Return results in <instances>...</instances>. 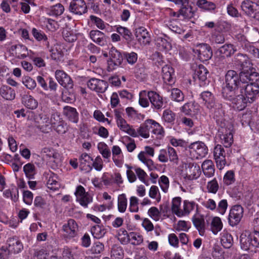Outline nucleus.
I'll return each mask as SVG.
<instances>
[{
  "instance_id": "obj_54",
  "label": "nucleus",
  "mask_w": 259,
  "mask_h": 259,
  "mask_svg": "<svg viewBox=\"0 0 259 259\" xmlns=\"http://www.w3.org/2000/svg\"><path fill=\"white\" fill-rule=\"evenodd\" d=\"M22 82L29 90H33L36 86L35 80L29 76H25L22 78Z\"/></svg>"
},
{
  "instance_id": "obj_19",
  "label": "nucleus",
  "mask_w": 259,
  "mask_h": 259,
  "mask_svg": "<svg viewBox=\"0 0 259 259\" xmlns=\"http://www.w3.org/2000/svg\"><path fill=\"white\" fill-rule=\"evenodd\" d=\"M135 36L141 44L144 45L150 42V36L147 29L143 27H140L136 29Z\"/></svg>"
},
{
  "instance_id": "obj_33",
  "label": "nucleus",
  "mask_w": 259,
  "mask_h": 259,
  "mask_svg": "<svg viewBox=\"0 0 259 259\" xmlns=\"http://www.w3.org/2000/svg\"><path fill=\"white\" fill-rule=\"evenodd\" d=\"M170 93V98L171 100L181 102L184 100L185 95L181 90L178 88H173L169 90Z\"/></svg>"
},
{
  "instance_id": "obj_37",
  "label": "nucleus",
  "mask_w": 259,
  "mask_h": 259,
  "mask_svg": "<svg viewBox=\"0 0 259 259\" xmlns=\"http://www.w3.org/2000/svg\"><path fill=\"white\" fill-rule=\"evenodd\" d=\"M192 222L198 230L199 234L201 236H203L205 232V222L203 218L193 217L192 218Z\"/></svg>"
},
{
  "instance_id": "obj_42",
  "label": "nucleus",
  "mask_w": 259,
  "mask_h": 259,
  "mask_svg": "<svg viewBox=\"0 0 259 259\" xmlns=\"http://www.w3.org/2000/svg\"><path fill=\"white\" fill-rule=\"evenodd\" d=\"M210 40L212 44H223L225 41L224 34L222 32L215 29V31L211 34Z\"/></svg>"
},
{
  "instance_id": "obj_30",
  "label": "nucleus",
  "mask_w": 259,
  "mask_h": 259,
  "mask_svg": "<svg viewBox=\"0 0 259 259\" xmlns=\"http://www.w3.org/2000/svg\"><path fill=\"white\" fill-rule=\"evenodd\" d=\"M257 5L249 0H245L241 4V8L242 10L247 15H251L254 11H256V8Z\"/></svg>"
},
{
  "instance_id": "obj_49",
  "label": "nucleus",
  "mask_w": 259,
  "mask_h": 259,
  "mask_svg": "<svg viewBox=\"0 0 259 259\" xmlns=\"http://www.w3.org/2000/svg\"><path fill=\"white\" fill-rule=\"evenodd\" d=\"M152 133L160 137H163L164 135V130L162 126L156 121L152 119Z\"/></svg>"
},
{
  "instance_id": "obj_48",
  "label": "nucleus",
  "mask_w": 259,
  "mask_h": 259,
  "mask_svg": "<svg viewBox=\"0 0 259 259\" xmlns=\"http://www.w3.org/2000/svg\"><path fill=\"white\" fill-rule=\"evenodd\" d=\"M196 206L197 205L193 201L184 200L183 202V209L182 210L183 216L188 215L194 209Z\"/></svg>"
},
{
  "instance_id": "obj_12",
  "label": "nucleus",
  "mask_w": 259,
  "mask_h": 259,
  "mask_svg": "<svg viewBox=\"0 0 259 259\" xmlns=\"http://www.w3.org/2000/svg\"><path fill=\"white\" fill-rule=\"evenodd\" d=\"M69 11L77 15H81L88 12V8L84 0H72L69 5Z\"/></svg>"
},
{
  "instance_id": "obj_21",
  "label": "nucleus",
  "mask_w": 259,
  "mask_h": 259,
  "mask_svg": "<svg viewBox=\"0 0 259 259\" xmlns=\"http://www.w3.org/2000/svg\"><path fill=\"white\" fill-rule=\"evenodd\" d=\"M152 119L146 120L137 130V135H139L145 139L148 138L150 136V131L152 130Z\"/></svg>"
},
{
  "instance_id": "obj_16",
  "label": "nucleus",
  "mask_w": 259,
  "mask_h": 259,
  "mask_svg": "<svg viewBox=\"0 0 259 259\" xmlns=\"http://www.w3.org/2000/svg\"><path fill=\"white\" fill-rule=\"evenodd\" d=\"M55 77L58 82L63 87L71 89L73 88V81L70 77L64 71L57 70Z\"/></svg>"
},
{
  "instance_id": "obj_47",
  "label": "nucleus",
  "mask_w": 259,
  "mask_h": 259,
  "mask_svg": "<svg viewBox=\"0 0 259 259\" xmlns=\"http://www.w3.org/2000/svg\"><path fill=\"white\" fill-rule=\"evenodd\" d=\"M197 5L198 7L205 10H213L215 9V5L206 0H198L197 2Z\"/></svg>"
},
{
  "instance_id": "obj_2",
  "label": "nucleus",
  "mask_w": 259,
  "mask_h": 259,
  "mask_svg": "<svg viewBox=\"0 0 259 259\" xmlns=\"http://www.w3.org/2000/svg\"><path fill=\"white\" fill-rule=\"evenodd\" d=\"M241 79L240 74L238 75L237 72L230 70L227 71L225 75V86L223 88L222 96L224 99H231L234 91L240 88Z\"/></svg>"
},
{
  "instance_id": "obj_10",
  "label": "nucleus",
  "mask_w": 259,
  "mask_h": 259,
  "mask_svg": "<svg viewBox=\"0 0 259 259\" xmlns=\"http://www.w3.org/2000/svg\"><path fill=\"white\" fill-rule=\"evenodd\" d=\"M243 214V208L240 205H236L230 210L228 220L231 226L237 225L241 221Z\"/></svg>"
},
{
  "instance_id": "obj_58",
  "label": "nucleus",
  "mask_w": 259,
  "mask_h": 259,
  "mask_svg": "<svg viewBox=\"0 0 259 259\" xmlns=\"http://www.w3.org/2000/svg\"><path fill=\"white\" fill-rule=\"evenodd\" d=\"M104 249V245L99 241L95 242L91 248V251L94 254H99Z\"/></svg>"
},
{
  "instance_id": "obj_6",
  "label": "nucleus",
  "mask_w": 259,
  "mask_h": 259,
  "mask_svg": "<svg viewBox=\"0 0 259 259\" xmlns=\"http://www.w3.org/2000/svg\"><path fill=\"white\" fill-rule=\"evenodd\" d=\"M114 112L116 123L120 130L133 137H138L135 130L127 124L126 120L122 118L121 113L117 109L114 110Z\"/></svg>"
},
{
  "instance_id": "obj_61",
  "label": "nucleus",
  "mask_w": 259,
  "mask_h": 259,
  "mask_svg": "<svg viewBox=\"0 0 259 259\" xmlns=\"http://www.w3.org/2000/svg\"><path fill=\"white\" fill-rule=\"evenodd\" d=\"M130 201V211L133 212H138L139 210L138 199L135 196H132Z\"/></svg>"
},
{
  "instance_id": "obj_57",
  "label": "nucleus",
  "mask_w": 259,
  "mask_h": 259,
  "mask_svg": "<svg viewBox=\"0 0 259 259\" xmlns=\"http://www.w3.org/2000/svg\"><path fill=\"white\" fill-rule=\"evenodd\" d=\"M149 196L153 199H156L157 202L160 200V195L159 193L158 188L156 186H152L149 192Z\"/></svg>"
},
{
  "instance_id": "obj_41",
  "label": "nucleus",
  "mask_w": 259,
  "mask_h": 259,
  "mask_svg": "<svg viewBox=\"0 0 259 259\" xmlns=\"http://www.w3.org/2000/svg\"><path fill=\"white\" fill-rule=\"evenodd\" d=\"M116 31L120 35H122L123 37L128 42H131L133 39L132 32L126 27L119 26L116 28Z\"/></svg>"
},
{
  "instance_id": "obj_5",
  "label": "nucleus",
  "mask_w": 259,
  "mask_h": 259,
  "mask_svg": "<svg viewBox=\"0 0 259 259\" xmlns=\"http://www.w3.org/2000/svg\"><path fill=\"white\" fill-rule=\"evenodd\" d=\"M200 98L203 103L209 109L218 108V110L214 111V116L217 120H219L224 115V112L222 109V105L216 103L212 94L209 91H204L200 94Z\"/></svg>"
},
{
  "instance_id": "obj_34",
  "label": "nucleus",
  "mask_w": 259,
  "mask_h": 259,
  "mask_svg": "<svg viewBox=\"0 0 259 259\" xmlns=\"http://www.w3.org/2000/svg\"><path fill=\"white\" fill-rule=\"evenodd\" d=\"M111 259H123L124 251L122 248L116 244L113 245L111 250Z\"/></svg>"
},
{
  "instance_id": "obj_4",
  "label": "nucleus",
  "mask_w": 259,
  "mask_h": 259,
  "mask_svg": "<svg viewBox=\"0 0 259 259\" xmlns=\"http://www.w3.org/2000/svg\"><path fill=\"white\" fill-rule=\"evenodd\" d=\"M241 249L251 252H255V249L259 247V232L255 231L252 233L245 231L240 236Z\"/></svg>"
},
{
  "instance_id": "obj_44",
  "label": "nucleus",
  "mask_w": 259,
  "mask_h": 259,
  "mask_svg": "<svg viewBox=\"0 0 259 259\" xmlns=\"http://www.w3.org/2000/svg\"><path fill=\"white\" fill-rule=\"evenodd\" d=\"M127 200L124 194H120L118 197V210L121 213L125 211L127 208Z\"/></svg>"
},
{
  "instance_id": "obj_14",
  "label": "nucleus",
  "mask_w": 259,
  "mask_h": 259,
  "mask_svg": "<svg viewBox=\"0 0 259 259\" xmlns=\"http://www.w3.org/2000/svg\"><path fill=\"white\" fill-rule=\"evenodd\" d=\"M8 248L11 253L17 254L23 249V245L17 236L10 237L7 241Z\"/></svg>"
},
{
  "instance_id": "obj_39",
  "label": "nucleus",
  "mask_w": 259,
  "mask_h": 259,
  "mask_svg": "<svg viewBox=\"0 0 259 259\" xmlns=\"http://www.w3.org/2000/svg\"><path fill=\"white\" fill-rule=\"evenodd\" d=\"M221 243L225 248H230L233 243L232 235L227 232H224L221 237Z\"/></svg>"
},
{
  "instance_id": "obj_40",
  "label": "nucleus",
  "mask_w": 259,
  "mask_h": 259,
  "mask_svg": "<svg viewBox=\"0 0 259 259\" xmlns=\"http://www.w3.org/2000/svg\"><path fill=\"white\" fill-rule=\"evenodd\" d=\"M223 228V223L219 217H214L212 220L210 229L214 234H217Z\"/></svg>"
},
{
  "instance_id": "obj_8",
  "label": "nucleus",
  "mask_w": 259,
  "mask_h": 259,
  "mask_svg": "<svg viewBox=\"0 0 259 259\" xmlns=\"http://www.w3.org/2000/svg\"><path fill=\"white\" fill-rule=\"evenodd\" d=\"M191 153L196 155V159L204 157L208 153V148L205 144L201 141H197L188 146Z\"/></svg>"
},
{
  "instance_id": "obj_59",
  "label": "nucleus",
  "mask_w": 259,
  "mask_h": 259,
  "mask_svg": "<svg viewBox=\"0 0 259 259\" xmlns=\"http://www.w3.org/2000/svg\"><path fill=\"white\" fill-rule=\"evenodd\" d=\"M64 11L63 6L61 4H57L51 7V13L53 15L60 16L63 13Z\"/></svg>"
},
{
  "instance_id": "obj_46",
  "label": "nucleus",
  "mask_w": 259,
  "mask_h": 259,
  "mask_svg": "<svg viewBox=\"0 0 259 259\" xmlns=\"http://www.w3.org/2000/svg\"><path fill=\"white\" fill-rule=\"evenodd\" d=\"M130 242L134 245H139L143 241V236L138 233L131 232L130 233Z\"/></svg>"
},
{
  "instance_id": "obj_50",
  "label": "nucleus",
  "mask_w": 259,
  "mask_h": 259,
  "mask_svg": "<svg viewBox=\"0 0 259 259\" xmlns=\"http://www.w3.org/2000/svg\"><path fill=\"white\" fill-rule=\"evenodd\" d=\"M17 49H18L19 51L21 52V53H16V54H18L17 57L18 58L24 59L27 57V55L26 53L27 52V49L25 46L21 45H18L12 46L11 47V50L12 51Z\"/></svg>"
},
{
  "instance_id": "obj_24",
  "label": "nucleus",
  "mask_w": 259,
  "mask_h": 259,
  "mask_svg": "<svg viewBox=\"0 0 259 259\" xmlns=\"http://www.w3.org/2000/svg\"><path fill=\"white\" fill-rule=\"evenodd\" d=\"M208 72L207 69L202 65L198 66L195 71L194 74V78L195 79H198L201 81L200 83V85L204 84V82L207 79V75Z\"/></svg>"
},
{
  "instance_id": "obj_64",
  "label": "nucleus",
  "mask_w": 259,
  "mask_h": 259,
  "mask_svg": "<svg viewBox=\"0 0 259 259\" xmlns=\"http://www.w3.org/2000/svg\"><path fill=\"white\" fill-rule=\"evenodd\" d=\"M149 215L155 221L159 219L160 212L158 209L156 207H152L148 210Z\"/></svg>"
},
{
  "instance_id": "obj_1",
  "label": "nucleus",
  "mask_w": 259,
  "mask_h": 259,
  "mask_svg": "<svg viewBox=\"0 0 259 259\" xmlns=\"http://www.w3.org/2000/svg\"><path fill=\"white\" fill-rule=\"evenodd\" d=\"M258 76V73L256 72L254 76L251 77L249 75L246 79H244V81L241 80V82H240L241 85L240 88V93L244 94L247 98L249 103L254 102L259 93V85L257 83L254 82L257 80Z\"/></svg>"
},
{
  "instance_id": "obj_31",
  "label": "nucleus",
  "mask_w": 259,
  "mask_h": 259,
  "mask_svg": "<svg viewBox=\"0 0 259 259\" xmlns=\"http://www.w3.org/2000/svg\"><path fill=\"white\" fill-rule=\"evenodd\" d=\"M174 69L169 65H165L162 68V78L165 82L171 83L172 81Z\"/></svg>"
},
{
  "instance_id": "obj_63",
  "label": "nucleus",
  "mask_w": 259,
  "mask_h": 259,
  "mask_svg": "<svg viewBox=\"0 0 259 259\" xmlns=\"http://www.w3.org/2000/svg\"><path fill=\"white\" fill-rule=\"evenodd\" d=\"M124 56L127 60V62L130 64H134L137 60L138 56L135 52L125 53Z\"/></svg>"
},
{
  "instance_id": "obj_62",
  "label": "nucleus",
  "mask_w": 259,
  "mask_h": 259,
  "mask_svg": "<svg viewBox=\"0 0 259 259\" xmlns=\"http://www.w3.org/2000/svg\"><path fill=\"white\" fill-rule=\"evenodd\" d=\"M77 200L81 206L87 207L88 204L92 201V198L90 197L89 194L88 193L83 196L80 197Z\"/></svg>"
},
{
  "instance_id": "obj_11",
  "label": "nucleus",
  "mask_w": 259,
  "mask_h": 259,
  "mask_svg": "<svg viewBox=\"0 0 259 259\" xmlns=\"http://www.w3.org/2000/svg\"><path fill=\"white\" fill-rule=\"evenodd\" d=\"M88 88L97 93H103L108 87V82L105 80L92 78L87 82Z\"/></svg>"
},
{
  "instance_id": "obj_51",
  "label": "nucleus",
  "mask_w": 259,
  "mask_h": 259,
  "mask_svg": "<svg viewBox=\"0 0 259 259\" xmlns=\"http://www.w3.org/2000/svg\"><path fill=\"white\" fill-rule=\"evenodd\" d=\"M176 118V114L170 110L164 111L162 115V119L165 122L173 124Z\"/></svg>"
},
{
  "instance_id": "obj_9",
  "label": "nucleus",
  "mask_w": 259,
  "mask_h": 259,
  "mask_svg": "<svg viewBox=\"0 0 259 259\" xmlns=\"http://www.w3.org/2000/svg\"><path fill=\"white\" fill-rule=\"evenodd\" d=\"M229 126H230L229 128L221 126L218 131L221 142L226 148L230 147L233 142V134L232 130L230 129L231 126V125H229Z\"/></svg>"
},
{
  "instance_id": "obj_29",
  "label": "nucleus",
  "mask_w": 259,
  "mask_h": 259,
  "mask_svg": "<svg viewBox=\"0 0 259 259\" xmlns=\"http://www.w3.org/2000/svg\"><path fill=\"white\" fill-rule=\"evenodd\" d=\"M22 103L28 109H35L38 106V102L32 96L24 95L22 98Z\"/></svg>"
},
{
  "instance_id": "obj_32",
  "label": "nucleus",
  "mask_w": 259,
  "mask_h": 259,
  "mask_svg": "<svg viewBox=\"0 0 259 259\" xmlns=\"http://www.w3.org/2000/svg\"><path fill=\"white\" fill-rule=\"evenodd\" d=\"M91 232L94 238L100 239L106 234V229L103 226L97 225L91 228Z\"/></svg>"
},
{
  "instance_id": "obj_17",
  "label": "nucleus",
  "mask_w": 259,
  "mask_h": 259,
  "mask_svg": "<svg viewBox=\"0 0 259 259\" xmlns=\"http://www.w3.org/2000/svg\"><path fill=\"white\" fill-rule=\"evenodd\" d=\"M62 230L66 233V235L69 238L76 236L78 231V225L76 221L72 219L68 220L67 223L62 227Z\"/></svg>"
},
{
  "instance_id": "obj_38",
  "label": "nucleus",
  "mask_w": 259,
  "mask_h": 259,
  "mask_svg": "<svg viewBox=\"0 0 259 259\" xmlns=\"http://www.w3.org/2000/svg\"><path fill=\"white\" fill-rule=\"evenodd\" d=\"M4 196L7 198H11L14 202H17L19 198V190L17 188L7 189L4 191Z\"/></svg>"
},
{
  "instance_id": "obj_7",
  "label": "nucleus",
  "mask_w": 259,
  "mask_h": 259,
  "mask_svg": "<svg viewBox=\"0 0 259 259\" xmlns=\"http://www.w3.org/2000/svg\"><path fill=\"white\" fill-rule=\"evenodd\" d=\"M193 52L198 55L199 59L202 62L209 60L212 56L211 48L207 44H199L196 48L193 50Z\"/></svg>"
},
{
  "instance_id": "obj_15",
  "label": "nucleus",
  "mask_w": 259,
  "mask_h": 259,
  "mask_svg": "<svg viewBox=\"0 0 259 259\" xmlns=\"http://www.w3.org/2000/svg\"><path fill=\"white\" fill-rule=\"evenodd\" d=\"M181 9L177 13L174 14V16L179 17L182 15L184 18L190 19L194 16V11L191 6L189 5V0H184L183 4L180 5Z\"/></svg>"
},
{
  "instance_id": "obj_60",
  "label": "nucleus",
  "mask_w": 259,
  "mask_h": 259,
  "mask_svg": "<svg viewBox=\"0 0 259 259\" xmlns=\"http://www.w3.org/2000/svg\"><path fill=\"white\" fill-rule=\"evenodd\" d=\"M224 182L227 185H230L235 181L234 173L232 170L228 171L224 177Z\"/></svg>"
},
{
  "instance_id": "obj_3",
  "label": "nucleus",
  "mask_w": 259,
  "mask_h": 259,
  "mask_svg": "<svg viewBox=\"0 0 259 259\" xmlns=\"http://www.w3.org/2000/svg\"><path fill=\"white\" fill-rule=\"evenodd\" d=\"M234 64L237 66L240 70V78L241 81H244L247 76L250 75L253 77L255 75L256 72L252 67L250 60L245 54L238 53L236 54L233 59Z\"/></svg>"
},
{
  "instance_id": "obj_25",
  "label": "nucleus",
  "mask_w": 259,
  "mask_h": 259,
  "mask_svg": "<svg viewBox=\"0 0 259 259\" xmlns=\"http://www.w3.org/2000/svg\"><path fill=\"white\" fill-rule=\"evenodd\" d=\"M90 36L92 40L98 45L103 46L106 43L104 34L98 30H92L90 32Z\"/></svg>"
},
{
  "instance_id": "obj_36",
  "label": "nucleus",
  "mask_w": 259,
  "mask_h": 259,
  "mask_svg": "<svg viewBox=\"0 0 259 259\" xmlns=\"http://www.w3.org/2000/svg\"><path fill=\"white\" fill-rule=\"evenodd\" d=\"M198 105L194 102H190L185 104L181 108V111L186 115H190L193 112H195Z\"/></svg>"
},
{
  "instance_id": "obj_22",
  "label": "nucleus",
  "mask_w": 259,
  "mask_h": 259,
  "mask_svg": "<svg viewBox=\"0 0 259 259\" xmlns=\"http://www.w3.org/2000/svg\"><path fill=\"white\" fill-rule=\"evenodd\" d=\"M109 54L110 57V61L109 62L110 66H111L112 64H113V67L118 66L121 64L123 61V56L114 47L111 48Z\"/></svg>"
},
{
  "instance_id": "obj_18",
  "label": "nucleus",
  "mask_w": 259,
  "mask_h": 259,
  "mask_svg": "<svg viewBox=\"0 0 259 259\" xmlns=\"http://www.w3.org/2000/svg\"><path fill=\"white\" fill-rule=\"evenodd\" d=\"M46 177L47 180V186L49 189L55 191L60 188V184L57 175L49 171L46 172Z\"/></svg>"
},
{
  "instance_id": "obj_55",
  "label": "nucleus",
  "mask_w": 259,
  "mask_h": 259,
  "mask_svg": "<svg viewBox=\"0 0 259 259\" xmlns=\"http://www.w3.org/2000/svg\"><path fill=\"white\" fill-rule=\"evenodd\" d=\"M90 18L91 21L95 24L99 29L103 30L105 28L106 24L101 18L94 15H91Z\"/></svg>"
},
{
  "instance_id": "obj_43",
  "label": "nucleus",
  "mask_w": 259,
  "mask_h": 259,
  "mask_svg": "<svg viewBox=\"0 0 259 259\" xmlns=\"http://www.w3.org/2000/svg\"><path fill=\"white\" fill-rule=\"evenodd\" d=\"M23 171L27 178L33 179L36 174L35 167L34 165L31 163L25 164L23 167Z\"/></svg>"
},
{
  "instance_id": "obj_45",
  "label": "nucleus",
  "mask_w": 259,
  "mask_h": 259,
  "mask_svg": "<svg viewBox=\"0 0 259 259\" xmlns=\"http://www.w3.org/2000/svg\"><path fill=\"white\" fill-rule=\"evenodd\" d=\"M214 159L216 163V166L220 170L223 169L225 166H229L230 164L228 158H226V155L219 156Z\"/></svg>"
},
{
  "instance_id": "obj_23",
  "label": "nucleus",
  "mask_w": 259,
  "mask_h": 259,
  "mask_svg": "<svg viewBox=\"0 0 259 259\" xmlns=\"http://www.w3.org/2000/svg\"><path fill=\"white\" fill-rule=\"evenodd\" d=\"M147 96L152 105L156 109H160L162 108L163 102L162 97L159 94L153 91L148 92Z\"/></svg>"
},
{
  "instance_id": "obj_27",
  "label": "nucleus",
  "mask_w": 259,
  "mask_h": 259,
  "mask_svg": "<svg viewBox=\"0 0 259 259\" xmlns=\"http://www.w3.org/2000/svg\"><path fill=\"white\" fill-rule=\"evenodd\" d=\"M0 95L7 100H13L16 96L14 90L8 85H3L0 88Z\"/></svg>"
},
{
  "instance_id": "obj_26",
  "label": "nucleus",
  "mask_w": 259,
  "mask_h": 259,
  "mask_svg": "<svg viewBox=\"0 0 259 259\" xmlns=\"http://www.w3.org/2000/svg\"><path fill=\"white\" fill-rule=\"evenodd\" d=\"M201 168L204 175L210 178L214 175L215 168L213 162L211 160H205L201 165Z\"/></svg>"
},
{
  "instance_id": "obj_28",
  "label": "nucleus",
  "mask_w": 259,
  "mask_h": 259,
  "mask_svg": "<svg viewBox=\"0 0 259 259\" xmlns=\"http://www.w3.org/2000/svg\"><path fill=\"white\" fill-rule=\"evenodd\" d=\"M236 51L235 47L230 44H226L218 50L220 55L227 57L231 56Z\"/></svg>"
},
{
  "instance_id": "obj_53",
  "label": "nucleus",
  "mask_w": 259,
  "mask_h": 259,
  "mask_svg": "<svg viewBox=\"0 0 259 259\" xmlns=\"http://www.w3.org/2000/svg\"><path fill=\"white\" fill-rule=\"evenodd\" d=\"M219 187V184L215 178L207 183V189L209 193L215 194L218 191Z\"/></svg>"
},
{
  "instance_id": "obj_20",
  "label": "nucleus",
  "mask_w": 259,
  "mask_h": 259,
  "mask_svg": "<svg viewBox=\"0 0 259 259\" xmlns=\"http://www.w3.org/2000/svg\"><path fill=\"white\" fill-rule=\"evenodd\" d=\"M64 115L70 121L77 123L79 120V114L76 108L69 106H66L63 108Z\"/></svg>"
},
{
  "instance_id": "obj_13",
  "label": "nucleus",
  "mask_w": 259,
  "mask_h": 259,
  "mask_svg": "<svg viewBox=\"0 0 259 259\" xmlns=\"http://www.w3.org/2000/svg\"><path fill=\"white\" fill-rule=\"evenodd\" d=\"M236 91H234L231 99H225L232 102L234 108L239 111L242 110L246 107L247 104L248 103L247 99L243 94L240 93L238 95H236Z\"/></svg>"
},
{
  "instance_id": "obj_56",
  "label": "nucleus",
  "mask_w": 259,
  "mask_h": 259,
  "mask_svg": "<svg viewBox=\"0 0 259 259\" xmlns=\"http://www.w3.org/2000/svg\"><path fill=\"white\" fill-rule=\"evenodd\" d=\"M159 184L162 190L166 193L169 187V180L165 176H162L159 180Z\"/></svg>"
},
{
  "instance_id": "obj_35",
  "label": "nucleus",
  "mask_w": 259,
  "mask_h": 259,
  "mask_svg": "<svg viewBox=\"0 0 259 259\" xmlns=\"http://www.w3.org/2000/svg\"><path fill=\"white\" fill-rule=\"evenodd\" d=\"M181 203V197H177L173 198L172 200L171 210L173 213L175 214L179 217L183 216L182 210L180 208Z\"/></svg>"
},
{
  "instance_id": "obj_52",
  "label": "nucleus",
  "mask_w": 259,
  "mask_h": 259,
  "mask_svg": "<svg viewBox=\"0 0 259 259\" xmlns=\"http://www.w3.org/2000/svg\"><path fill=\"white\" fill-rule=\"evenodd\" d=\"M130 233L124 229H120L118 233V240L122 244H126L130 242Z\"/></svg>"
}]
</instances>
